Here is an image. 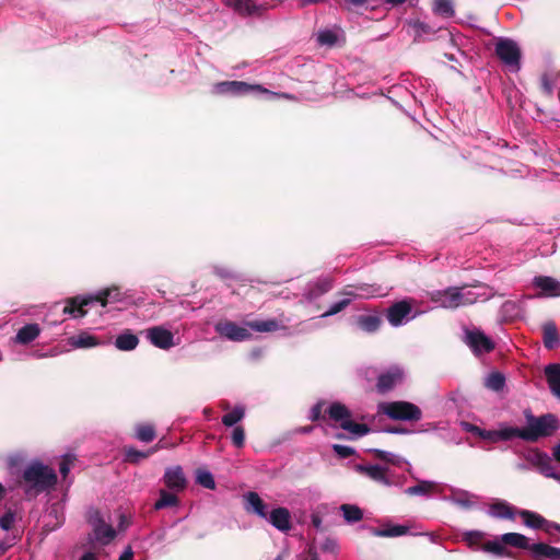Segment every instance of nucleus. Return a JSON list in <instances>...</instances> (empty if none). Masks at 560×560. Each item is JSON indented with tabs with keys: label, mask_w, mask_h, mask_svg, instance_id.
Returning a JSON list of instances; mask_svg holds the SVG:
<instances>
[{
	"label": "nucleus",
	"mask_w": 560,
	"mask_h": 560,
	"mask_svg": "<svg viewBox=\"0 0 560 560\" xmlns=\"http://www.w3.org/2000/svg\"><path fill=\"white\" fill-rule=\"evenodd\" d=\"M120 292L117 288L106 289L98 292L95 295L77 296L68 300L67 305L63 308L65 314H69L74 318L83 317L86 314L84 306L92 302H100L102 306H105L109 301H119Z\"/></svg>",
	"instance_id": "obj_1"
},
{
	"label": "nucleus",
	"mask_w": 560,
	"mask_h": 560,
	"mask_svg": "<svg viewBox=\"0 0 560 560\" xmlns=\"http://www.w3.org/2000/svg\"><path fill=\"white\" fill-rule=\"evenodd\" d=\"M343 294L346 295V298L331 304L328 311L323 313L320 317L332 316L341 312L354 299H371L384 296L387 294V288H383L382 285L376 284H359L352 287L351 290L345 291Z\"/></svg>",
	"instance_id": "obj_2"
},
{
	"label": "nucleus",
	"mask_w": 560,
	"mask_h": 560,
	"mask_svg": "<svg viewBox=\"0 0 560 560\" xmlns=\"http://www.w3.org/2000/svg\"><path fill=\"white\" fill-rule=\"evenodd\" d=\"M527 427L522 428V440L535 442L540 438L551 435L558 429V419L551 415L534 417L526 415Z\"/></svg>",
	"instance_id": "obj_3"
},
{
	"label": "nucleus",
	"mask_w": 560,
	"mask_h": 560,
	"mask_svg": "<svg viewBox=\"0 0 560 560\" xmlns=\"http://www.w3.org/2000/svg\"><path fill=\"white\" fill-rule=\"evenodd\" d=\"M327 412L329 419L347 431L351 439L361 438L369 432V428L365 424L357 423L352 420L350 410L340 402L331 404Z\"/></svg>",
	"instance_id": "obj_4"
},
{
	"label": "nucleus",
	"mask_w": 560,
	"mask_h": 560,
	"mask_svg": "<svg viewBox=\"0 0 560 560\" xmlns=\"http://www.w3.org/2000/svg\"><path fill=\"white\" fill-rule=\"evenodd\" d=\"M501 540L506 544L522 549L530 550L535 556L546 557L550 560H560V548L538 542L530 544L529 539L518 533H506L501 536Z\"/></svg>",
	"instance_id": "obj_5"
},
{
	"label": "nucleus",
	"mask_w": 560,
	"mask_h": 560,
	"mask_svg": "<svg viewBox=\"0 0 560 560\" xmlns=\"http://www.w3.org/2000/svg\"><path fill=\"white\" fill-rule=\"evenodd\" d=\"M377 412L401 421H418L422 416L420 408L408 401L381 402L377 406Z\"/></svg>",
	"instance_id": "obj_6"
},
{
	"label": "nucleus",
	"mask_w": 560,
	"mask_h": 560,
	"mask_svg": "<svg viewBox=\"0 0 560 560\" xmlns=\"http://www.w3.org/2000/svg\"><path fill=\"white\" fill-rule=\"evenodd\" d=\"M24 480L37 491L46 490L57 482L55 471L40 463L31 464L23 474Z\"/></svg>",
	"instance_id": "obj_7"
},
{
	"label": "nucleus",
	"mask_w": 560,
	"mask_h": 560,
	"mask_svg": "<svg viewBox=\"0 0 560 560\" xmlns=\"http://www.w3.org/2000/svg\"><path fill=\"white\" fill-rule=\"evenodd\" d=\"M88 520L92 527L91 539L100 545H108L116 537V530L97 510L89 511Z\"/></svg>",
	"instance_id": "obj_8"
},
{
	"label": "nucleus",
	"mask_w": 560,
	"mask_h": 560,
	"mask_svg": "<svg viewBox=\"0 0 560 560\" xmlns=\"http://www.w3.org/2000/svg\"><path fill=\"white\" fill-rule=\"evenodd\" d=\"M270 93L269 90L265 89L259 84H248L243 81H223L215 83L212 86V93L218 95H245L248 93Z\"/></svg>",
	"instance_id": "obj_9"
},
{
	"label": "nucleus",
	"mask_w": 560,
	"mask_h": 560,
	"mask_svg": "<svg viewBox=\"0 0 560 560\" xmlns=\"http://www.w3.org/2000/svg\"><path fill=\"white\" fill-rule=\"evenodd\" d=\"M355 471L385 487L394 486V475L388 466L378 464H358Z\"/></svg>",
	"instance_id": "obj_10"
},
{
	"label": "nucleus",
	"mask_w": 560,
	"mask_h": 560,
	"mask_svg": "<svg viewBox=\"0 0 560 560\" xmlns=\"http://www.w3.org/2000/svg\"><path fill=\"white\" fill-rule=\"evenodd\" d=\"M524 458L545 477L560 481V475L555 471L551 458L546 453L532 448L524 453Z\"/></svg>",
	"instance_id": "obj_11"
},
{
	"label": "nucleus",
	"mask_w": 560,
	"mask_h": 560,
	"mask_svg": "<svg viewBox=\"0 0 560 560\" xmlns=\"http://www.w3.org/2000/svg\"><path fill=\"white\" fill-rule=\"evenodd\" d=\"M495 52L502 62L512 70H518L521 51L517 44L508 38H501L495 45Z\"/></svg>",
	"instance_id": "obj_12"
},
{
	"label": "nucleus",
	"mask_w": 560,
	"mask_h": 560,
	"mask_svg": "<svg viewBox=\"0 0 560 560\" xmlns=\"http://www.w3.org/2000/svg\"><path fill=\"white\" fill-rule=\"evenodd\" d=\"M405 370L399 365H392L385 371H383L378 377L376 383V389L381 394H385L397 385H400L405 380Z\"/></svg>",
	"instance_id": "obj_13"
},
{
	"label": "nucleus",
	"mask_w": 560,
	"mask_h": 560,
	"mask_svg": "<svg viewBox=\"0 0 560 560\" xmlns=\"http://www.w3.org/2000/svg\"><path fill=\"white\" fill-rule=\"evenodd\" d=\"M215 331L232 341H244L250 338L252 334L247 324L240 326L233 322H220L214 326Z\"/></svg>",
	"instance_id": "obj_14"
},
{
	"label": "nucleus",
	"mask_w": 560,
	"mask_h": 560,
	"mask_svg": "<svg viewBox=\"0 0 560 560\" xmlns=\"http://www.w3.org/2000/svg\"><path fill=\"white\" fill-rule=\"evenodd\" d=\"M465 342L475 354L488 353L494 348L493 341L479 329L466 330Z\"/></svg>",
	"instance_id": "obj_15"
},
{
	"label": "nucleus",
	"mask_w": 560,
	"mask_h": 560,
	"mask_svg": "<svg viewBox=\"0 0 560 560\" xmlns=\"http://www.w3.org/2000/svg\"><path fill=\"white\" fill-rule=\"evenodd\" d=\"M145 337L154 347L163 350H168L176 346L173 332L164 326L148 328Z\"/></svg>",
	"instance_id": "obj_16"
},
{
	"label": "nucleus",
	"mask_w": 560,
	"mask_h": 560,
	"mask_svg": "<svg viewBox=\"0 0 560 560\" xmlns=\"http://www.w3.org/2000/svg\"><path fill=\"white\" fill-rule=\"evenodd\" d=\"M454 289V295L456 300V306H467L470 304L476 303L479 300H487L488 295L486 292H479L481 290V287H453Z\"/></svg>",
	"instance_id": "obj_17"
},
{
	"label": "nucleus",
	"mask_w": 560,
	"mask_h": 560,
	"mask_svg": "<svg viewBox=\"0 0 560 560\" xmlns=\"http://www.w3.org/2000/svg\"><path fill=\"white\" fill-rule=\"evenodd\" d=\"M244 509L246 512L255 514L262 520L268 517L267 504L262 501L257 492L249 491L243 495Z\"/></svg>",
	"instance_id": "obj_18"
},
{
	"label": "nucleus",
	"mask_w": 560,
	"mask_h": 560,
	"mask_svg": "<svg viewBox=\"0 0 560 560\" xmlns=\"http://www.w3.org/2000/svg\"><path fill=\"white\" fill-rule=\"evenodd\" d=\"M266 521L280 532L287 533L291 529V514L285 508L273 509Z\"/></svg>",
	"instance_id": "obj_19"
},
{
	"label": "nucleus",
	"mask_w": 560,
	"mask_h": 560,
	"mask_svg": "<svg viewBox=\"0 0 560 560\" xmlns=\"http://www.w3.org/2000/svg\"><path fill=\"white\" fill-rule=\"evenodd\" d=\"M533 284L540 289L539 296L557 298L560 296V282L547 276H538L533 280Z\"/></svg>",
	"instance_id": "obj_20"
},
{
	"label": "nucleus",
	"mask_w": 560,
	"mask_h": 560,
	"mask_svg": "<svg viewBox=\"0 0 560 560\" xmlns=\"http://www.w3.org/2000/svg\"><path fill=\"white\" fill-rule=\"evenodd\" d=\"M408 33L413 36V39L425 40L431 38L439 27L431 26L430 24L419 21V20H410L407 22Z\"/></svg>",
	"instance_id": "obj_21"
},
{
	"label": "nucleus",
	"mask_w": 560,
	"mask_h": 560,
	"mask_svg": "<svg viewBox=\"0 0 560 560\" xmlns=\"http://www.w3.org/2000/svg\"><path fill=\"white\" fill-rule=\"evenodd\" d=\"M164 483L173 491H182L186 487V477L180 466H173L165 470Z\"/></svg>",
	"instance_id": "obj_22"
},
{
	"label": "nucleus",
	"mask_w": 560,
	"mask_h": 560,
	"mask_svg": "<svg viewBox=\"0 0 560 560\" xmlns=\"http://www.w3.org/2000/svg\"><path fill=\"white\" fill-rule=\"evenodd\" d=\"M411 313V306L405 302H398L389 307L387 313V319L393 326H400L408 320Z\"/></svg>",
	"instance_id": "obj_23"
},
{
	"label": "nucleus",
	"mask_w": 560,
	"mask_h": 560,
	"mask_svg": "<svg viewBox=\"0 0 560 560\" xmlns=\"http://www.w3.org/2000/svg\"><path fill=\"white\" fill-rule=\"evenodd\" d=\"M446 501L462 508V509H471L477 500V497L466 490L452 488L451 494L445 498Z\"/></svg>",
	"instance_id": "obj_24"
},
{
	"label": "nucleus",
	"mask_w": 560,
	"mask_h": 560,
	"mask_svg": "<svg viewBox=\"0 0 560 560\" xmlns=\"http://www.w3.org/2000/svg\"><path fill=\"white\" fill-rule=\"evenodd\" d=\"M223 3L243 16H252L260 13V7L253 0H222Z\"/></svg>",
	"instance_id": "obj_25"
},
{
	"label": "nucleus",
	"mask_w": 560,
	"mask_h": 560,
	"mask_svg": "<svg viewBox=\"0 0 560 560\" xmlns=\"http://www.w3.org/2000/svg\"><path fill=\"white\" fill-rule=\"evenodd\" d=\"M316 39L320 46L332 47L343 40V32L339 27L319 30Z\"/></svg>",
	"instance_id": "obj_26"
},
{
	"label": "nucleus",
	"mask_w": 560,
	"mask_h": 560,
	"mask_svg": "<svg viewBox=\"0 0 560 560\" xmlns=\"http://www.w3.org/2000/svg\"><path fill=\"white\" fill-rule=\"evenodd\" d=\"M68 343L74 349H89L100 346L101 341L90 332L81 331L80 334L70 337L68 339Z\"/></svg>",
	"instance_id": "obj_27"
},
{
	"label": "nucleus",
	"mask_w": 560,
	"mask_h": 560,
	"mask_svg": "<svg viewBox=\"0 0 560 560\" xmlns=\"http://www.w3.org/2000/svg\"><path fill=\"white\" fill-rule=\"evenodd\" d=\"M431 301L444 308H457L453 287L431 293Z\"/></svg>",
	"instance_id": "obj_28"
},
{
	"label": "nucleus",
	"mask_w": 560,
	"mask_h": 560,
	"mask_svg": "<svg viewBox=\"0 0 560 560\" xmlns=\"http://www.w3.org/2000/svg\"><path fill=\"white\" fill-rule=\"evenodd\" d=\"M545 375L551 393L560 398V364H549L545 368Z\"/></svg>",
	"instance_id": "obj_29"
},
{
	"label": "nucleus",
	"mask_w": 560,
	"mask_h": 560,
	"mask_svg": "<svg viewBox=\"0 0 560 560\" xmlns=\"http://www.w3.org/2000/svg\"><path fill=\"white\" fill-rule=\"evenodd\" d=\"M40 334V328L37 324H27L19 329L15 336V342L27 345L35 340Z\"/></svg>",
	"instance_id": "obj_30"
},
{
	"label": "nucleus",
	"mask_w": 560,
	"mask_h": 560,
	"mask_svg": "<svg viewBox=\"0 0 560 560\" xmlns=\"http://www.w3.org/2000/svg\"><path fill=\"white\" fill-rule=\"evenodd\" d=\"M138 345L139 338L129 330L118 335L115 340V347L120 351L135 350Z\"/></svg>",
	"instance_id": "obj_31"
},
{
	"label": "nucleus",
	"mask_w": 560,
	"mask_h": 560,
	"mask_svg": "<svg viewBox=\"0 0 560 560\" xmlns=\"http://www.w3.org/2000/svg\"><path fill=\"white\" fill-rule=\"evenodd\" d=\"M357 324L363 331L374 332L381 326V318L375 314L360 315L357 317Z\"/></svg>",
	"instance_id": "obj_32"
},
{
	"label": "nucleus",
	"mask_w": 560,
	"mask_h": 560,
	"mask_svg": "<svg viewBox=\"0 0 560 560\" xmlns=\"http://www.w3.org/2000/svg\"><path fill=\"white\" fill-rule=\"evenodd\" d=\"M494 443L500 441H510L515 438L522 439V429L511 425H500L494 430Z\"/></svg>",
	"instance_id": "obj_33"
},
{
	"label": "nucleus",
	"mask_w": 560,
	"mask_h": 560,
	"mask_svg": "<svg viewBox=\"0 0 560 560\" xmlns=\"http://www.w3.org/2000/svg\"><path fill=\"white\" fill-rule=\"evenodd\" d=\"M544 345L547 349H553L559 345L557 327L553 323H546L542 327Z\"/></svg>",
	"instance_id": "obj_34"
},
{
	"label": "nucleus",
	"mask_w": 560,
	"mask_h": 560,
	"mask_svg": "<svg viewBox=\"0 0 560 560\" xmlns=\"http://www.w3.org/2000/svg\"><path fill=\"white\" fill-rule=\"evenodd\" d=\"M436 482L429 480H421L416 486L409 487L405 490L408 495H427L435 490Z\"/></svg>",
	"instance_id": "obj_35"
},
{
	"label": "nucleus",
	"mask_w": 560,
	"mask_h": 560,
	"mask_svg": "<svg viewBox=\"0 0 560 560\" xmlns=\"http://www.w3.org/2000/svg\"><path fill=\"white\" fill-rule=\"evenodd\" d=\"M407 533L408 527L404 525H388L384 528L373 529V535L377 537H398Z\"/></svg>",
	"instance_id": "obj_36"
},
{
	"label": "nucleus",
	"mask_w": 560,
	"mask_h": 560,
	"mask_svg": "<svg viewBox=\"0 0 560 560\" xmlns=\"http://www.w3.org/2000/svg\"><path fill=\"white\" fill-rule=\"evenodd\" d=\"M332 288V281L329 278H323L316 281L308 290V298L316 299L328 292Z\"/></svg>",
	"instance_id": "obj_37"
},
{
	"label": "nucleus",
	"mask_w": 560,
	"mask_h": 560,
	"mask_svg": "<svg viewBox=\"0 0 560 560\" xmlns=\"http://www.w3.org/2000/svg\"><path fill=\"white\" fill-rule=\"evenodd\" d=\"M245 417V408L241 405L235 406L230 412L222 417V423L225 427H233Z\"/></svg>",
	"instance_id": "obj_38"
},
{
	"label": "nucleus",
	"mask_w": 560,
	"mask_h": 560,
	"mask_svg": "<svg viewBox=\"0 0 560 560\" xmlns=\"http://www.w3.org/2000/svg\"><path fill=\"white\" fill-rule=\"evenodd\" d=\"M489 514L498 518H512V508L505 502H495L489 508Z\"/></svg>",
	"instance_id": "obj_39"
},
{
	"label": "nucleus",
	"mask_w": 560,
	"mask_h": 560,
	"mask_svg": "<svg viewBox=\"0 0 560 560\" xmlns=\"http://www.w3.org/2000/svg\"><path fill=\"white\" fill-rule=\"evenodd\" d=\"M247 326L250 329L259 332H271L279 328V324L276 319L255 320L247 323Z\"/></svg>",
	"instance_id": "obj_40"
},
{
	"label": "nucleus",
	"mask_w": 560,
	"mask_h": 560,
	"mask_svg": "<svg viewBox=\"0 0 560 560\" xmlns=\"http://www.w3.org/2000/svg\"><path fill=\"white\" fill-rule=\"evenodd\" d=\"M178 504V499L175 494L170 493L165 490L160 491V499L154 503L155 510H162L168 506H175Z\"/></svg>",
	"instance_id": "obj_41"
},
{
	"label": "nucleus",
	"mask_w": 560,
	"mask_h": 560,
	"mask_svg": "<svg viewBox=\"0 0 560 560\" xmlns=\"http://www.w3.org/2000/svg\"><path fill=\"white\" fill-rule=\"evenodd\" d=\"M340 510L348 523L359 522L362 518V511L357 505L342 504Z\"/></svg>",
	"instance_id": "obj_42"
},
{
	"label": "nucleus",
	"mask_w": 560,
	"mask_h": 560,
	"mask_svg": "<svg viewBox=\"0 0 560 560\" xmlns=\"http://www.w3.org/2000/svg\"><path fill=\"white\" fill-rule=\"evenodd\" d=\"M433 11L435 14H439L444 18H450L453 15V4L451 0H435L433 4Z\"/></svg>",
	"instance_id": "obj_43"
},
{
	"label": "nucleus",
	"mask_w": 560,
	"mask_h": 560,
	"mask_svg": "<svg viewBox=\"0 0 560 560\" xmlns=\"http://www.w3.org/2000/svg\"><path fill=\"white\" fill-rule=\"evenodd\" d=\"M156 447L151 448L148 452H140L133 447H128L125 451L126 460L129 463H139L141 459L147 458L149 455L153 454L155 452Z\"/></svg>",
	"instance_id": "obj_44"
},
{
	"label": "nucleus",
	"mask_w": 560,
	"mask_h": 560,
	"mask_svg": "<svg viewBox=\"0 0 560 560\" xmlns=\"http://www.w3.org/2000/svg\"><path fill=\"white\" fill-rule=\"evenodd\" d=\"M136 436L141 442H151L155 438L154 428L150 424H139L136 429Z\"/></svg>",
	"instance_id": "obj_45"
},
{
	"label": "nucleus",
	"mask_w": 560,
	"mask_h": 560,
	"mask_svg": "<svg viewBox=\"0 0 560 560\" xmlns=\"http://www.w3.org/2000/svg\"><path fill=\"white\" fill-rule=\"evenodd\" d=\"M504 383L505 378L501 373H491L485 381L486 386L495 392L502 389Z\"/></svg>",
	"instance_id": "obj_46"
},
{
	"label": "nucleus",
	"mask_w": 560,
	"mask_h": 560,
	"mask_svg": "<svg viewBox=\"0 0 560 560\" xmlns=\"http://www.w3.org/2000/svg\"><path fill=\"white\" fill-rule=\"evenodd\" d=\"M196 480L199 485H201L202 487H205L207 489L212 490L215 488V482H214L213 476L208 470L199 469L197 471Z\"/></svg>",
	"instance_id": "obj_47"
},
{
	"label": "nucleus",
	"mask_w": 560,
	"mask_h": 560,
	"mask_svg": "<svg viewBox=\"0 0 560 560\" xmlns=\"http://www.w3.org/2000/svg\"><path fill=\"white\" fill-rule=\"evenodd\" d=\"M522 516L525 525L532 528H540L545 523V520L540 515L529 511H523Z\"/></svg>",
	"instance_id": "obj_48"
},
{
	"label": "nucleus",
	"mask_w": 560,
	"mask_h": 560,
	"mask_svg": "<svg viewBox=\"0 0 560 560\" xmlns=\"http://www.w3.org/2000/svg\"><path fill=\"white\" fill-rule=\"evenodd\" d=\"M375 453L380 459L386 462L387 464H392L395 466H401L402 464L409 465L404 458L399 457L396 454L380 450H376Z\"/></svg>",
	"instance_id": "obj_49"
},
{
	"label": "nucleus",
	"mask_w": 560,
	"mask_h": 560,
	"mask_svg": "<svg viewBox=\"0 0 560 560\" xmlns=\"http://www.w3.org/2000/svg\"><path fill=\"white\" fill-rule=\"evenodd\" d=\"M465 429L479 438L494 443V430H483L474 424H465Z\"/></svg>",
	"instance_id": "obj_50"
},
{
	"label": "nucleus",
	"mask_w": 560,
	"mask_h": 560,
	"mask_svg": "<svg viewBox=\"0 0 560 560\" xmlns=\"http://www.w3.org/2000/svg\"><path fill=\"white\" fill-rule=\"evenodd\" d=\"M503 544L504 542L501 540V538L499 540L498 539L491 540V541L486 542L482 546V550L498 555V556H503V555H505V552H504L505 548H504Z\"/></svg>",
	"instance_id": "obj_51"
},
{
	"label": "nucleus",
	"mask_w": 560,
	"mask_h": 560,
	"mask_svg": "<svg viewBox=\"0 0 560 560\" xmlns=\"http://www.w3.org/2000/svg\"><path fill=\"white\" fill-rule=\"evenodd\" d=\"M232 442L233 444L241 448L245 443V431L242 427H235L232 432Z\"/></svg>",
	"instance_id": "obj_52"
},
{
	"label": "nucleus",
	"mask_w": 560,
	"mask_h": 560,
	"mask_svg": "<svg viewBox=\"0 0 560 560\" xmlns=\"http://www.w3.org/2000/svg\"><path fill=\"white\" fill-rule=\"evenodd\" d=\"M15 521L13 512L8 511L0 517V527L4 530H9Z\"/></svg>",
	"instance_id": "obj_53"
},
{
	"label": "nucleus",
	"mask_w": 560,
	"mask_h": 560,
	"mask_svg": "<svg viewBox=\"0 0 560 560\" xmlns=\"http://www.w3.org/2000/svg\"><path fill=\"white\" fill-rule=\"evenodd\" d=\"M332 448L341 458H347L354 453V450L347 445L334 444Z\"/></svg>",
	"instance_id": "obj_54"
},
{
	"label": "nucleus",
	"mask_w": 560,
	"mask_h": 560,
	"mask_svg": "<svg viewBox=\"0 0 560 560\" xmlns=\"http://www.w3.org/2000/svg\"><path fill=\"white\" fill-rule=\"evenodd\" d=\"M71 465H72V457L70 455L65 456L59 465V470H60V474L62 475V477H65V478L67 477V475L70 471Z\"/></svg>",
	"instance_id": "obj_55"
},
{
	"label": "nucleus",
	"mask_w": 560,
	"mask_h": 560,
	"mask_svg": "<svg viewBox=\"0 0 560 560\" xmlns=\"http://www.w3.org/2000/svg\"><path fill=\"white\" fill-rule=\"evenodd\" d=\"M482 537V534L477 530L468 532L465 534V540L469 546L477 544Z\"/></svg>",
	"instance_id": "obj_56"
},
{
	"label": "nucleus",
	"mask_w": 560,
	"mask_h": 560,
	"mask_svg": "<svg viewBox=\"0 0 560 560\" xmlns=\"http://www.w3.org/2000/svg\"><path fill=\"white\" fill-rule=\"evenodd\" d=\"M324 402H317L310 412V419L312 421H316L320 418L322 411H323Z\"/></svg>",
	"instance_id": "obj_57"
},
{
	"label": "nucleus",
	"mask_w": 560,
	"mask_h": 560,
	"mask_svg": "<svg viewBox=\"0 0 560 560\" xmlns=\"http://www.w3.org/2000/svg\"><path fill=\"white\" fill-rule=\"evenodd\" d=\"M269 92L270 93H264V94L271 98H276V97H281V98H285V100H294L295 98L292 94H289V93H276V92H271V91H269Z\"/></svg>",
	"instance_id": "obj_58"
},
{
	"label": "nucleus",
	"mask_w": 560,
	"mask_h": 560,
	"mask_svg": "<svg viewBox=\"0 0 560 560\" xmlns=\"http://www.w3.org/2000/svg\"><path fill=\"white\" fill-rule=\"evenodd\" d=\"M133 557V551L131 547H127L124 552L120 555L119 560H131Z\"/></svg>",
	"instance_id": "obj_59"
},
{
	"label": "nucleus",
	"mask_w": 560,
	"mask_h": 560,
	"mask_svg": "<svg viewBox=\"0 0 560 560\" xmlns=\"http://www.w3.org/2000/svg\"><path fill=\"white\" fill-rule=\"evenodd\" d=\"M541 88L546 94H550L552 92V86L547 80L542 81Z\"/></svg>",
	"instance_id": "obj_60"
},
{
	"label": "nucleus",
	"mask_w": 560,
	"mask_h": 560,
	"mask_svg": "<svg viewBox=\"0 0 560 560\" xmlns=\"http://www.w3.org/2000/svg\"><path fill=\"white\" fill-rule=\"evenodd\" d=\"M80 560H97L95 553L91 552V551H88V552H84L82 555V557L80 558Z\"/></svg>",
	"instance_id": "obj_61"
},
{
	"label": "nucleus",
	"mask_w": 560,
	"mask_h": 560,
	"mask_svg": "<svg viewBox=\"0 0 560 560\" xmlns=\"http://www.w3.org/2000/svg\"><path fill=\"white\" fill-rule=\"evenodd\" d=\"M8 549H9V545H7L3 541H0V556H3Z\"/></svg>",
	"instance_id": "obj_62"
},
{
	"label": "nucleus",
	"mask_w": 560,
	"mask_h": 560,
	"mask_svg": "<svg viewBox=\"0 0 560 560\" xmlns=\"http://www.w3.org/2000/svg\"><path fill=\"white\" fill-rule=\"evenodd\" d=\"M553 456L558 462H560V443L555 447Z\"/></svg>",
	"instance_id": "obj_63"
},
{
	"label": "nucleus",
	"mask_w": 560,
	"mask_h": 560,
	"mask_svg": "<svg viewBox=\"0 0 560 560\" xmlns=\"http://www.w3.org/2000/svg\"><path fill=\"white\" fill-rule=\"evenodd\" d=\"M37 358H44V357H55L57 355V351H51L50 353H36Z\"/></svg>",
	"instance_id": "obj_64"
}]
</instances>
